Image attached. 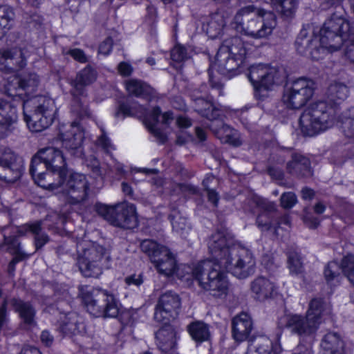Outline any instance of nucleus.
<instances>
[{"mask_svg": "<svg viewBox=\"0 0 354 354\" xmlns=\"http://www.w3.org/2000/svg\"><path fill=\"white\" fill-rule=\"evenodd\" d=\"M331 313V306L322 298H314L308 304L306 315L315 327L319 329L322 322L323 317Z\"/></svg>", "mask_w": 354, "mask_h": 354, "instance_id": "cd10ccee", "label": "nucleus"}, {"mask_svg": "<svg viewBox=\"0 0 354 354\" xmlns=\"http://www.w3.org/2000/svg\"><path fill=\"white\" fill-rule=\"evenodd\" d=\"M41 343L46 346H50L54 342V337L48 330H43L40 335Z\"/></svg>", "mask_w": 354, "mask_h": 354, "instance_id": "338daca9", "label": "nucleus"}, {"mask_svg": "<svg viewBox=\"0 0 354 354\" xmlns=\"http://www.w3.org/2000/svg\"><path fill=\"white\" fill-rule=\"evenodd\" d=\"M328 92L331 100H344L348 96V88L342 84H334L329 86Z\"/></svg>", "mask_w": 354, "mask_h": 354, "instance_id": "de8ad7c7", "label": "nucleus"}, {"mask_svg": "<svg viewBox=\"0 0 354 354\" xmlns=\"http://www.w3.org/2000/svg\"><path fill=\"white\" fill-rule=\"evenodd\" d=\"M180 304V299L176 292L167 291L162 294L155 308L154 319L166 324L177 315Z\"/></svg>", "mask_w": 354, "mask_h": 354, "instance_id": "f3484780", "label": "nucleus"}, {"mask_svg": "<svg viewBox=\"0 0 354 354\" xmlns=\"http://www.w3.org/2000/svg\"><path fill=\"white\" fill-rule=\"evenodd\" d=\"M340 266L336 261H330L325 267L324 274L328 284H334L339 281L340 277Z\"/></svg>", "mask_w": 354, "mask_h": 354, "instance_id": "a18cd8bd", "label": "nucleus"}, {"mask_svg": "<svg viewBox=\"0 0 354 354\" xmlns=\"http://www.w3.org/2000/svg\"><path fill=\"white\" fill-rule=\"evenodd\" d=\"M63 147L73 156L80 157L82 155V145L84 139V132L79 123L73 122L69 129L60 134Z\"/></svg>", "mask_w": 354, "mask_h": 354, "instance_id": "4be33fe9", "label": "nucleus"}, {"mask_svg": "<svg viewBox=\"0 0 354 354\" xmlns=\"http://www.w3.org/2000/svg\"><path fill=\"white\" fill-rule=\"evenodd\" d=\"M170 218L173 230L182 237L186 238L191 230V227L187 223L186 218L177 211H174L171 214Z\"/></svg>", "mask_w": 354, "mask_h": 354, "instance_id": "37998d69", "label": "nucleus"}, {"mask_svg": "<svg viewBox=\"0 0 354 354\" xmlns=\"http://www.w3.org/2000/svg\"><path fill=\"white\" fill-rule=\"evenodd\" d=\"M318 41L322 57L326 53H333L342 48L344 56L353 62L354 33L346 19L333 14L320 29Z\"/></svg>", "mask_w": 354, "mask_h": 354, "instance_id": "f03ea898", "label": "nucleus"}, {"mask_svg": "<svg viewBox=\"0 0 354 354\" xmlns=\"http://www.w3.org/2000/svg\"><path fill=\"white\" fill-rule=\"evenodd\" d=\"M126 89L130 95L143 98L147 97L153 93V89L150 86L136 80L127 81L126 82Z\"/></svg>", "mask_w": 354, "mask_h": 354, "instance_id": "79ce46f5", "label": "nucleus"}, {"mask_svg": "<svg viewBox=\"0 0 354 354\" xmlns=\"http://www.w3.org/2000/svg\"><path fill=\"white\" fill-rule=\"evenodd\" d=\"M234 28L237 32L255 39L270 35L277 26L275 15L252 5L240 8L233 19Z\"/></svg>", "mask_w": 354, "mask_h": 354, "instance_id": "7ed1b4c3", "label": "nucleus"}, {"mask_svg": "<svg viewBox=\"0 0 354 354\" xmlns=\"http://www.w3.org/2000/svg\"><path fill=\"white\" fill-rule=\"evenodd\" d=\"M322 354H343L344 342L335 333L324 335L321 342Z\"/></svg>", "mask_w": 354, "mask_h": 354, "instance_id": "c9c22d12", "label": "nucleus"}, {"mask_svg": "<svg viewBox=\"0 0 354 354\" xmlns=\"http://www.w3.org/2000/svg\"><path fill=\"white\" fill-rule=\"evenodd\" d=\"M171 57L175 62H182L187 57L186 49L182 46H176L171 50Z\"/></svg>", "mask_w": 354, "mask_h": 354, "instance_id": "4d7b16f0", "label": "nucleus"}, {"mask_svg": "<svg viewBox=\"0 0 354 354\" xmlns=\"http://www.w3.org/2000/svg\"><path fill=\"white\" fill-rule=\"evenodd\" d=\"M250 290L256 300L263 301L274 297L277 287L268 278L259 276L251 281Z\"/></svg>", "mask_w": 354, "mask_h": 354, "instance_id": "a878e982", "label": "nucleus"}, {"mask_svg": "<svg viewBox=\"0 0 354 354\" xmlns=\"http://www.w3.org/2000/svg\"><path fill=\"white\" fill-rule=\"evenodd\" d=\"M39 76L33 72L10 77L5 85L6 93L12 97L22 98L35 93L40 84Z\"/></svg>", "mask_w": 354, "mask_h": 354, "instance_id": "2eb2a0df", "label": "nucleus"}, {"mask_svg": "<svg viewBox=\"0 0 354 354\" xmlns=\"http://www.w3.org/2000/svg\"><path fill=\"white\" fill-rule=\"evenodd\" d=\"M248 344L259 354H270L272 351L274 354H279L282 351L279 342L274 343L266 335L255 337Z\"/></svg>", "mask_w": 354, "mask_h": 354, "instance_id": "72a5a7b5", "label": "nucleus"}, {"mask_svg": "<svg viewBox=\"0 0 354 354\" xmlns=\"http://www.w3.org/2000/svg\"><path fill=\"white\" fill-rule=\"evenodd\" d=\"M247 48L239 37L225 39L218 50L213 67L223 75L238 68L247 54Z\"/></svg>", "mask_w": 354, "mask_h": 354, "instance_id": "1a4fd4ad", "label": "nucleus"}, {"mask_svg": "<svg viewBox=\"0 0 354 354\" xmlns=\"http://www.w3.org/2000/svg\"><path fill=\"white\" fill-rule=\"evenodd\" d=\"M13 19V10L8 6H0V24H1L6 30H9L10 28Z\"/></svg>", "mask_w": 354, "mask_h": 354, "instance_id": "8fccbe9b", "label": "nucleus"}, {"mask_svg": "<svg viewBox=\"0 0 354 354\" xmlns=\"http://www.w3.org/2000/svg\"><path fill=\"white\" fill-rule=\"evenodd\" d=\"M276 11L286 19H292L297 12L299 0H272Z\"/></svg>", "mask_w": 354, "mask_h": 354, "instance_id": "58836bf2", "label": "nucleus"}, {"mask_svg": "<svg viewBox=\"0 0 354 354\" xmlns=\"http://www.w3.org/2000/svg\"><path fill=\"white\" fill-rule=\"evenodd\" d=\"M335 106L324 100L310 104L301 113L299 126L301 132L313 136L332 128L336 122Z\"/></svg>", "mask_w": 354, "mask_h": 354, "instance_id": "20e7f679", "label": "nucleus"}, {"mask_svg": "<svg viewBox=\"0 0 354 354\" xmlns=\"http://www.w3.org/2000/svg\"><path fill=\"white\" fill-rule=\"evenodd\" d=\"M194 102L195 111L212 121L209 128L223 142L230 133H233V129L218 120L221 116V111L214 107L209 101L205 100L203 97L196 96Z\"/></svg>", "mask_w": 354, "mask_h": 354, "instance_id": "4468645a", "label": "nucleus"}, {"mask_svg": "<svg viewBox=\"0 0 354 354\" xmlns=\"http://www.w3.org/2000/svg\"><path fill=\"white\" fill-rule=\"evenodd\" d=\"M295 47L299 53L313 59L322 58V49L319 45L318 36L310 29L301 30L295 41Z\"/></svg>", "mask_w": 354, "mask_h": 354, "instance_id": "a211bd4d", "label": "nucleus"}, {"mask_svg": "<svg viewBox=\"0 0 354 354\" xmlns=\"http://www.w3.org/2000/svg\"><path fill=\"white\" fill-rule=\"evenodd\" d=\"M339 266L343 274L348 278L349 281L353 283L354 281V256L353 254H348L344 257Z\"/></svg>", "mask_w": 354, "mask_h": 354, "instance_id": "49530a36", "label": "nucleus"}, {"mask_svg": "<svg viewBox=\"0 0 354 354\" xmlns=\"http://www.w3.org/2000/svg\"><path fill=\"white\" fill-rule=\"evenodd\" d=\"M58 329L66 336H74L84 331L85 326L82 317L76 313L61 314L58 320Z\"/></svg>", "mask_w": 354, "mask_h": 354, "instance_id": "b1692460", "label": "nucleus"}, {"mask_svg": "<svg viewBox=\"0 0 354 354\" xmlns=\"http://www.w3.org/2000/svg\"><path fill=\"white\" fill-rule=\"evenodd\" d=\"M4 242L8 245V250L14 256L8 267V273L12 275L15 270V265L28 258V255L21 251L20 243L15 238L4 235Z\"/></svg>", "mask_w": 354, "mask_h": 354, "instance_id": "e433bc0d", "label": "nucleus"}, {"mask_svg": "<svg viewBox=\"0 0 354 354\" xmlns=\"http://www.w3.org/2000/svg\"><path fill=\"white\" fill-rule=\"evenodd\" d=\"M141 250L147 254L153 262L161 254H169V249L151 239L143 240L140 243Z\"/></svg>", "mask_w": 354, "mask_h": 354, "instance_id": "a19ab883", "label": "nucleus"}, {"mask_svg": "<svg viewBox=\"0 0 354 354\" xmlns=\"http://www.w3.org/2000/svg\"><path fill=\"white\" fill-rule=\"evenodd\" d=\"M10 303L13 310L19 314V317L26 325H35L36 310L30 302L21 299L13 298Z\"/></svg>", "mask_w": 354, "mask_h": 354, "instance_id": "2f4dec72", "label": "nucleus"}, {"mask_svg": "<svg viewBox=\"0 0 354 354\" xmlns=\"http://www.w3.org/2000/svg\"><path fill=\"white\" fill-rule=\"evenodd\" d=\"M112 225L124 229H133L138 225L136 207L132 204L118 205Z\"/></svg>", "mask_w": 354, "mask_h": 354, "instance_id": "393cba45", "label": "nucleus"}, {"mask_svg": "<svg viewBox=\"0 0 354 354\" xmlns=\"http://www.w3.org/2000/svg\"><path fill=\"white\" fill-rule=\"evenodd\" d=\"M80 296L87 311L95 317H116L119 313V304L113 294L102 288L82 286Z\"/></svg>", "mask_w": 354, "mask_h": 354, "instance_id": "0eeeda50", "label": "nucleus"}, {"mask_svg": "<svg viewBox=\"0 0 354 354\" xmlns=\"http://www.w3.org/2000/svg\"><path fill=\"white\" fill-rule=\"evenodd\" d=\"M315 88V82L312 80L298 78L285 86L282 103L288 109H299L313 97Z\"/></svg>", "mask_w": 354, "mask_h": 354, "instance_id": "9b49d317", "label": "nucleus"}, {"mask_svg": "<svg viewBox=\"0 0 354 354\" xmlns=\"http://www.w3.org/2000/svg\"><path fill=\"white\" fill-rule=\"evenodd\" d=\"M285 327L292 333L301 337H311L315 335L317 328L306 315L290 313L285 316Z\"/></svg>", "mask_w": 354, "mask_h": 354, "instance_id": "412c9836", "label": "nucleus"}, {"mask_svg": "<svg viewBox=\"0 0 354 354\" xmlns=\"http://www.w3.org/2000/svg\"><path fill=\"white\" fill-rule=\"evenodd\" d=\"M213 263H220L226 271L239 279H245L254 272L255 258L252 252L239 243H234L223 232L217 231L207 240Z\"/></svg>", "mask_w": 354, "mask_h": 354, "instance_id": "f257e3e1", "label": "nucleus"}, {"mask_svg": "<svg viewBox=\"0 0 354 354\" xmlns=\"http://www.w3.org/2000/svg\"><path fill=\"white\" fill-rule=\"evenodd\" d=\"M43 167H40L38 171L32 174L31 171V165L30 166V174L33 178L35 183L41 187L54 192L55 194L57 192L59 186V178L55 174L52 172L41 171Z\"/></svg>", "mask_w": 354, "mask_h": 354, "instance_id": "f704fd0d", "label": "nucleus"}, {"mask_svg": "<svg viewBox=\"0 0 354 354\" xmlns=\"http://www.w3.org/2000/svg\"><path fill=\"white\" fill-rule=\"evenodd\" d=\"M227 15L223 10H218L209 15L206 24H203V28L208 36L215 39L220 36L226 25Z\"/></svg>", "mask_w": 354, "mask_h": 354, "instance_id": "7c9ffc66", "label": "nucleus"}, {"mask_svg": "<svg viewBox=\"0 0 354 354\" xmlns=\"http://www.w3.org/2000/svg\"><path fill=\"white\" fill-rule=\"evenodd\" d=\"M34 240L36 250H37L49 241V237L46 233L41 232L37 236H35Z\"/></svg>", "mask_w": 354, "mask_h": 354, "instance_id": "680f3d73", "label": "nucleus"}, {"mask_svg": "<svg viewBox=\"0 0 354 354\" xmlns=\"http://www.w3.org/2000/svg\"><path fill=\"white\" fill-rule=\"evenodd\" d=\"M97 77V71L90 65H87L77 73L75 80L73 81L72 85L75 94L83 95L85 88L95 82Z\"/></svg>", "mask_w": 354, "mask_h": 354, "instance_id": "c756f323", "label": "nucleus"}, {"mask_svg": "<svg viewBox=\"0 0 354 354\" xmlns=\"http://www.w3.org/2000/svg\"><path fill=\"white\" fill-rule=\"evenodd\" d=\"M45 167L59 178L66 173V162L63 153L55 147L39 150L31 160V171L35 174L40 167Z\"/></svg>", "mask_w": 354, "mask_h": 354, "instance_id": "ddd939ff", "label": "nucleus"}, {"mask_svg": "<svg viewBox=\"0 0 354 354\" xmlns=\"http://www.w3.org/2000/svg\"><path fill=\"white\" fill-rule=\"evenodd\" d=\"M249 80L256 90H269L279 81V71L265 64L252 65L250 68Z\"/></svg>", "mask_w": 354, "mask_h": 354, "instance_id": "dca6fc26", "label": "nucleus"}, {"mask_svg": "<svg viewBox=\"0 0 354 354\" xmlns=\"http://www.w3.org/2000/svg\"><path fill=\"white\" fill-rule=\"evenodd\" d=\"M342 130L344 136L353 139L354 137L353 120L351 118L343 116L342 120Z\"/></svg>", "mask_w": 354, "mask_h": 354, "instance_id": "864d4df0", "label": "nucleus"}, {"mask_svg": "<svg viewBox=\"0 0 354 354\" xmlns=\"http://www.w3.org/2000/svg\"><path fill=\"white\" fill-rule=\"evenodd\" d=\"M17 156L10 149L0 150V167L7 172L5 175L0 174V179L15 180L21 174V166L16 162Z\"/></svg>", "mask_w": 354, "mask_h": 354, "instance_id": "5701e85b", "label": "nucleus"}, {"mask_svg": "<svg viewBox=\"0 0 354 354\" xmlns=\"http://www.w3.org/2000/svg\"><path fill=\"white\" fill-rule=\"evenodd\" d=\"M118 69L119 73L122 76H129L133 71V68L131 64L125 62H120L118 66Z\"/></svg>", "mask_w": 354, "mask_h": 354, "instance_id": "69168bd1", "label": "nucleus"}, {"mask_svg": "<svg viewBox=\"0 0 354 354\" xmlns=\"http://www.w3.org/2000/svg\"><path fill=\"white\" fill-rule=\"evenodd\" d=\"M286 168L290 174L299 177H310L313 174L309 159L300 153H292Z\"/></svg>", "mask_w": 354, "mask_h": 354, "instance_id": "c85d7f7f", "label": "nucleus"}, {"mask_svg": "<svg viewBox=\"0 0 354 354\" xmlns=\"http://www.w3.org/2000/svg\"><path fill=\"white\" fill-rule=\"evenodd\" d=\"M24 120L31 131L40 132L50 127L56 113L55 102L46 96H35L23 102Z\"/></svg>", "mask_w": 354, "mask_h": 354, "instance_id": "423d86ee", "label": "nucleus"}, {"mask_svg": "<svg viewBox=\"0 0 354 354\" xmlns=\"http://www.w3.org/2000/svg\"><path fill=\"white\" fill-rule=\"evenodd\" d=\"M157 345L163 352H169L172 350L177 339V333L170 325H165L156 333Z\"/></svg>", "mask_w": 354, "mask_h": 354, "instance_id": "473e14b6", "label": "nucleus"}, {"mask_svg": "<svg viewBox=\"0 0 354 354\" xmlns=\"http://www.w3.org/2000/svg\"><path fill=\"white\" fill-rule=\"evenodd\" d=\"M97 145L102 147V149L107 153H110L115 148L111 142L109 138L105 135L102 131V134L97 140Z\"/></svg>", "mask_w": 354, "mask_h": 354, "instance_id": "bf43d9fd", "label": "nucleus"}, {"mask_svg": "<svg viewBox=\"0 0 354 354\" xmlns=\"http://www.w3.org/2000/svg\"><path fill=\"white\" fill-rule=\"evenodd\" d=\"M113 46V40L109 37L106 39L99 46V53L107 55L111 51Z\"/></svg>", "mask_w": 354, "mask_h": 354, "instance_id": "052dcab7", "label": "nucleus"}, {"mask_svg": "<svg viewBox=\"0 0 354 354\" xmlns=\"http://www.w3.org/2000/svg\"><path fill=\"white\" fill-rule=\"evenodd\" d=\"M223 142L229 143L235 147L240 146L242 144L236 131L234 129H233V133H230Z\"/></svg>", "mask_w": 354, "mask_h": 354, "instance_id": "0e129e2a", "label": "nucleus"}, {"mask_svg": "<svg viewBox=\"0 0 354 354\" xmlns=\"http://www.w3.org/2000/svg\"><path fill=\"white\" fill-rule=\"evenodd\" d=\"M257 226L261 230H268L271 227V223L267 212L259 214L257 218Z\"/></svg>", "mask_w": 354, "mask_h": 354, "instance_id": "13d9d810", "label": "nucleus"}, {"mask_svg": "<svg viewBox=\"0 0 354 354\" xmlns=\"http://www.w3.org/2000/svg\"><path fill=\"white\" fill-rule=\"evenodd\" d=\"M152 263L158 272L166 276L172 275L177 269V263L174 255L169 250V254L158 256Z\"/></svg>", "mask_w": 354, "mask_h": 354, "instance_id": "4c0bfd02", "label": "nucleus"}, {"mask_svg": "<svg viewBox=\"0 0 354 354\" xmlns=\"http://www.w3.org/2000/svg\"><path fill=\"white\" fill-rule=\"evenodd\" d=\"M304 222L310 228H316L319 223L318 218L313 216L308 213H306L304 216Z\"/></svg>", "mask_w": 354, "mask_h": 354, "instance_id": "774afa93", "label": "nucleus"}, {"mask_svg": "<svg viewBox=\"0 0 354 354\" xmlns=\"http://www.w3.org/2000/svg\"><path fill=\"white\" fill-rule=\"evenodd\" d=\"M9 322L8 313L7 312V301L4 299L0 306V330L8 329Z\"/></svg>", "mask_w": 354, "mask_h": 354, "instance_id": "5fc2aeb1", "label": "nucleus"}, {"mask_svg": "<svg viewBox=\"0 0 354 354\" xmlns=\"http://www.w3.org/2000/svg\"><path fill=\"white\" fill-rule=\"evenodd\" d=\"M16 100L8 102L0 99V138L7 137L12 133L18 121Z\"/></svg>", "mask_w": 354, "mask_h": 354, "instance_id": "aec40b11", "label": "nucleus"}, {"mask_svg": "<svg viewBox=\"0 0 354 354\" xmlns=\"http://www.w3.org/2000/svg\"><path fill=\"white\" fill-rule=\"evenodd\" d=\"M120 113H122L124 117L137 116L142 118L146 127L160 142L164 143L166 141V135L160 129L156 127L158 117L161 113L159 107H154L151 113H148L145 108L136 103H133L131 105L122 103L119 106V110L116 113V116L118 117Z\"/></svg>", "mask_w": 354, "mask_h": 354, "instance_id": "f8f14e48", "label": "nucleus"}, {"mask_svg": "<svg viewBox=\"0 0 354 354\" xmlns=\"http://www.w3.org/2000/svg\"><path fill=\"white\" fill-rule=\"evenodd\" d=\"M59 184L57 194H63L68 203L77 205L87 200L90 183L84 174L73 172L66 175L65 173L59 178Z\"/></svg>", "mask_w": 354, "mask_h": 354, "instance_id": "9d476101", "label": "nucleus"}, {"mask_svg": "<svg viewBox=\"0 0 354 354\" xmlns=\"http://www.w3.org/2000/svg\"><path fill=\"white\" fill-rule=\"evenodd\" d=\"M63 53L66 55H71L75 60L80 63H86L88 62V58L82 49L73 48L67 50L64 49Z\"/></svg>", "mask_w": 354, "mask_h": 354, "instance_id": "6e6d98bb", "label": "nucleus"}, {"mask_svg": "<svg viewBox=\"0 0 354 354\" xmlns=\"http://www.w3.org/2000/svg\"><path fill=\"white\" fill-rule=\"evenodd\" d=\"M27 65V59L21 48H11L0 50V70L15 72L23 69Z\"/></svg>", "mask_w": 354, "mask_h": 354, "instance_id": "6ab92c4d", "label": "nucleus"}, {"mask_svg": "<svg viewBox=\"0 0 354 354\" xmlns=\"http://www.w3.org/2000/svg\"><path fill=\"white\" fill-rule=\"evenodd\" d=\"M77 264L85 277H100L110 260L106 248L91 241L84 240L77 243Z\"/></svg>", "mask_w": 354, "mask_h": 354, "instance_id": "39448f33", "label": "nucleus"}, {"mask_svg": "<svg viewBox=\"0 0 354 354\" xmlns=\"http://www.w3.org/2000/svg\"><path fill=\"white\" fill-rule=\"evenodd\" d=\"M280 200L281 205L284 209L292 208L297 202V196L291 192L283 193Z\"/></svg>", "mask_w": 354, "mask_h": 354, "instance_id": "603ef678", "label": "nucleus"}, {"mask_svg": "<svg viewBox=\"0 0 354 354\" xmlns=\"http://www.w3.org/2000/svg\"><path fill=\"white\" fill-rule=\"evenodd\" d=\"M252 329V318L247 313H240L232 321V337L236 342H241L246 340Z\"/></svg>", "mask_w": 354, "mask_h": 354, "instance_id": "bb28decb", "label": "nucleus"}, {"mask_svg": "<svg viewBox=\"0 0 354 354\" xmlns=\"http://www.w3.org/2000/svg\"><path fill=\"white\" fill-rule=\"evenodd\" d=\"M187 330L192 338L198 343L209 340L210 331L209 326L203 322H194L187 326Z\"/></svg>", "mask_w": 354, "mask_h": 354, "instance_id": "ea45409f", "label": "nucleus"}, {"mask_svg": "<svg viewBox=\"0 0 354 354\" xmlns=\"http://www.w3.org/2000/svg\"><path fill=\"white\" fill-rule=\"evenodd\" d=\"M288 268L292 275H299L304 272V265L301 255L296 251L288 252Z\"/></svg>", "mask_w": 354, "mask_h": 354, "instance_id": "c03bdc74", "label": "nucleus"}, {"mask_svg": "<svg viewBox=\"0 0 354 354\" xmlns=\"http://www.w3.org/2000/svg\"><path fill=\"white\" fill-rule=\"evenodd\" d=\"M41 225L42 222L41 221L28 223L17 227V233L22 236L30 232L37 236L42 232Z\"/></svg>", "mask_w": 354, "mask_h": 354, "instance_id": "09e8293b", "label": "nucleus"}, {"mask_svg": "<svg viewBox=\"0 0 354 354\" xmlns=\"http://www.w3.org/2000/svg\"><path fill=\"white\" fill-rule=\"evenodd\" d=\"M125 282L128 286L133 285L138 287L143 283V279L141 274H132L125 278Z\"/></svg>", "mask_w": 354, "mask_h": 354, "instance_id": "e2e57ef3", "label": "nucleus"}, {"mask_svg": "<svg viewBox=\"0 0 354 354\" xmlns=\"http://www.w3.org/2000/svg\"><path fill=\"white\" fill-rule=\"evenodd\" d=\"M207 272L204 274V269L200 265L196 266L192 270V274L198 282L201 288L216 298H223L228 292L229 283L226 270L220 263L207 262L205 263Z\"/></svg>", "mask_w": 354, "mask_h": 354, "instance_id": "6e6552de", "label": "nucleus"}, {"mask_svg": "<svg viewBox=\"0 0 354 354\" xmlns=\"http://www.w3.org/2000/svg\"><path fill=\"white\" fill-rule=\"evenodd\" d=\"M95 209L98 214L112 224L116 207H113L104 204L97 203L95 205Z\"/></svg>", "mask_w": 354, "mask_h": 354, "instance_id": "3c124183", "label": "nucleus"}]
</instances>
